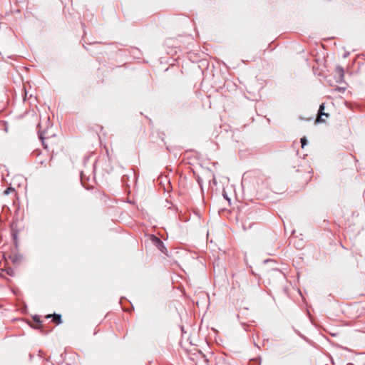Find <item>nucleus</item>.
Returning <instances> with one entry per match:
<instances>
[{"instance_id": "nucleus-1", "label": "nucleus", "mask_w": 365, "mask_h": 365, "mask_svg": "<svg viewBox=\"0 0 365 365\" xmlns=\"http://www.w3.org/2000/svg\"><path fill=\"white\" fill-rule=\"evenodd\" d=\"M11 235L16 247H18V236L21 230V227H19L17 222H13L11 224Z\"/></svg>"}, {"instance_id": "nucleus-2", "label": "nucleus", "mask_w": 365, "mask_h": 365, "mask_svg": "<svg viewBox=\"0 0 365 365\" xmlns=\"http://www.w3.org/2000/svg\"><path fill=\"white\" fill-rule=\"evenodd\" d=\"M323 116L326 118L329 117V114L324 112V103H322L319 106L316 123L324 122L325 118H323Z\"/></svg>"}, {"instance_id": "nucleus-3", "label": "nucleus", "mask_w": 365, "mask_h": 365, "mask_svg": "<svg viewBox=\"0 0 365 365\" xmlns=\"http://www.w3.org/2000/svg\"><path fill=\"white\" fill-rule=\"evenodd\" d=\"M153 242L156 247L163 252L166 254L167 249L165 246L164 245L163 241H161L158 237H153Z\"/></svg>"}, {"instance_id": "nucleus-4", "label": "nucleus", "mask_w": 365, "mask_h": 365, "mask_svg": "<svg viewBox=\"0 0 365 365\" xmlns=\"http://www.w3.org/2000/svg\"><path fill=\"white\" fill-rule=\"evenodd\" d=\"M4 273H6L7 275H9V276H10L11 277H14L16 275V271L13 268H11V267H6L5 269H2L1 275L2 277H4Z\"/></svg>"}, {"instance_id": "nucleus-5", "label": "nucleus", "mask_w": 365, "mask_h": 365, "mask_svg": "<svg viewBox=\"0 0 365 365\" xmlns=\"http://www.w3.org/2000/svg\"><path fill=\"white\" fill-rule=\"evenodd\" d=\"M51 318V321L56 324H60L61 321V316L60 314H47V319Z\"/></svg>"}, {"instance_id": "nucleus-6", "label": "nucleus", "mask_w": 365, "mask_h": 365, "mask_svg": "<svg viewBox=\"0 0 365 365\" xmlns=\"http://www.w3.org/2000/svg\"><path fill=\"white\" fill-rule=\"evenodd\" d=\"M34 324L33 327L35 329H41L43 327V322L40 320V317L38 315H34L33 317Z\"/></svg>"}, {"instance_id": "nucleus-7", "label": "nucleus", "mask_w": 365, "mask_h": 365, "mask_svg": "<svg viewBox=\"0 0 365 365\" xmlns=\"http://www.w3.org/2000/svg\"><path fill=\"white\" fill-rule=\"evenodd\" d=\"M335 73H336V74L339 77V81H339V82L342 81L343 78H344V68L341 66H337L335 68Z\"/></svg>"}, {"instance_id": "nucleus-8", "label": "nucleus", "mask_w": 365, "mask_h": 365, "mask_svg": "<svg viewBox=\"0 0 365 365\" xmlns=\"http://www.w3.org/2000/svg\"><path fill=\"white\" fill-rule=\"evenodd\" d=\"M32 155L36 157L37 163H39V164L43 163V157L41 156V153L39 152V150H34L32 153Z\"/></svg>"}, {"instance_id": "nucleus-9", "label": "nucleus", "mask_w": 365, "mask_h": 365, "mask_svg": "<svg viewBox=\"0 0 365 365\" xmlns=\"http://www.w3.org/2000/svg\"><path fill=\"white\" fill-rule=\"evenodd\" d=\"M9 259L14 264H18L21 260V256H20V255H19L17 254H15V255H9Z\"/></svg>"}, {"instance_id": "nucleus-10", "label": "nucleus", "mask_w": 365, "mask_h": 365, "mask_svg": "<svg viewBox=\"0 0 365 365\" xmlns=\"http://www.w3.org/2000/svg\"><path fill=\"white\" fill-rule=\"evenodd\" d=\"M38 137H39V139L41 140L42 144L43 145L44 144V139H45L44 132L38 130Z\"/></svg>"}, {"instance_id": "nucleus-11", "label": "nucleus", "mask_w": 365, "mask_h": 365, "mask_svg": "<svg viewBox=\"0 0 365 365\" xmlns=\"http://www.w3.org/2000/svg\"><path fill=\"white\" fill-rule=\"evenodd\" d=\"M307 140L305 137L301 138L302 148H304L307 145Z\"/></svg>"}, {"instance_id": "nucleus-12", "label": "nucleus", "mask_w": 365, "mask_h": 365, "mask_svg": "<svg viewBox=\"0 0 365 365\" xmlns=\"http://www.w3.org/2000/svg\"><path fill=\"white\" fill-rule=\"evenodd\" d=\"M11 192H15V190L12 187H8L6 190H4V194L8 195Z\"/></svg>"}]
</instances>
